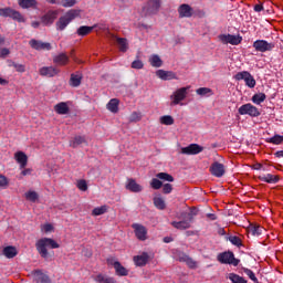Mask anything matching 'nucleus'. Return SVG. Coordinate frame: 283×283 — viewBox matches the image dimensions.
I'll use <instances>...</instances> for the list:
<instances>
[{"label": "nucleus", "mask_w": 283, "mask_h": 283, "mask_svg": "<svg viewBox=\"0 0 283 283\" xmlns=\"http://www.w3.org/2000/svg\"><path fill=\"white\" fill-rule=\"evenodd\" d=\"M61 244H59L54 239L51 238H42L36 241L35 249L40 253L41 258L48 260L50 258V252L48 249H60Z\"/></svg>", "instance_id": "obj_1"}, {"label": "nucleus", "mask_w": 283, "mask_h": 283, "mask_svg": "<svg viewBox=\"0 0 283 283\" xmlns=\"http://www.w3.org/2000/svg\"><path fill=\"white\" fill-rule=\"evenodd\" d=\"M193 216H196V209H191L190 212L182 211L177 216L180 221H172L171 227L179 231L191 229V222H193Z\"/></svg>", "instance_id": "obj_2"}, {"label": "nucleus", "mask_w": 283, "mask_h": 283, "mask_svg": "<svg viewBox=\"0 0 283 283\" xmlns=\"http://www.w3.org/2000/svg\"><path fill=\"white\" fill-rule=\"evenodd\" d=\"M77 17H81V9L69 10L56 22V30H60V32H63V30H65L66 25H70V23H72V21H74V19H76Z\"/></svg>", "instance_id": "obj_3"}, {"label": "nucleus", "mask_w": 283, "mask_h": 283, "mask_svg": "<svg viewBox=\"0 0 283 283\" xmlns=\"http://www.w3.org/2000/svg\"><path fill=\"white\" fill-rule=\"evenodd\" d=\"M160 10V0H148L147 3L143 7V13L145 17H149L151 14H158Z\"/></svg>", "instance_id": "obj_4"}, {"label": "nucleus", "mask_w": 283, "mask_h": 283, "mask_svg": "<svg viewBox=\"0 0 283 283\" xmlns=\"http://www.w3.org/2000/svg\"><path fill=\"white\" fill-rule=\"evenodd\" d=\"M218 262L221 264H232V266L240 264V260L235 259V255L231 251L218 254Z\"/></svg>", "instance_id": "obj_5"}, {"label": "nucleus", "mask_w": 283, "mask_h": 283, "mask_svg": "<svg viewBox=\"0 0 283 283\" xmlns=\"http://www.w3.org/2000/svg\"><path fill=\"white\" fill-rule=\"evenodd\" d=\"M0 17H10V19H13V21H18L19 23L25 22V18H23L21 12L11 8L0 9Z\"/></svg>", "instance_id": "obj_6"}, {"label": "nucleus", "mask_w": 283, "mask_h": 283, "mask_svg": "<svg viewBox=\"0 0 283 283\" xmlns=\"http://www.w3.org/2000/svg\"><path fill=\"white\" fill-rule=\"evenodd\" d=\"M191 90V86L178 88L170 98L172 99L171 105H179L180 102L187 98V94Z\"/></svg>", "instance_id": "obj_7"}, {"label": "nucleus", "mask_w": 283, "mask_h": 283, "mask_svg": "<svg viewBox=\"0 0 283 283\" xmlns=\"http://www.w3.org/2000/svg\"><path fill=\"white\" fill-rule=\"evenodd\" d=\"M219 41H221V43H224V45L229 43L230 45H240V43H242V36L231 35V34H220Z\"/></svg>", "instance_id": "obj_8"}, {"label": "nucleus", "mask_w": 283, "mask_h": 283, "mask_svg": "<svg viewBox=\"0 0 283 283\" xmlns=\"http://www.w3.org/2000/svg\"><path fill=\"white\" fill-rule=\"evenodd\" d=\"M253 48L256 52H271L275 48V44L269 43L266 40H256L253 43Z\"/></svg>", "instance_id": "obj_9"}, {"label": "nucleus", "mask_w": 283, "mask_h": 283, "mask_svg": "<svg viewBox=\"0 0 283 283\" xmlns=\"http://www.w3.org/2000/svg\"><path fill=\"white\" fill-rule=\"evenodd\" d=\"M265 231L266 230L261 224L251 221L249 222V235L253 237L254 239L261 238Z\"/></svg>", "instance_id": "obj_10"}, {"label": "nucleus", "mask_w": 283, "mask_h": 283, "mask_svg": "<svg viewBox=\"0 0 283 283\" xmlns=\"http://www.w3.org/2000/svg\"><path fill=\"white\" fill-rule=\"evenodd\" d=\"M201 151H205V147L198 144H190L189 146L181 148V154H185L186 156H196L201 154Z\"/></svg>", "instance_id": "obj_11"}, {"label": "nucleus", "mask_w": 283, "mask_h": 283, "mask_svg": "<svg viewBox=\"0 0 283 283\" xmlns=\"http://www.w3.org/2000/svg\"><path fill=\"white\" fill-rule=\"evenodd\" d=\"M132 228L135 231V235L137 240H142V241L147 240V228H145V226L140 223H133Z\"/></svg>", "instance_id": "obj_12"}, {"label": "nucleus", "mask_w": 283, "mask_h": 283, "mask_svg": "<svg viewBox=\"0 0 283 283\" xmlns=\"http://www.w3.org/2000/svg\"><path fill=\"white\" fill-rule=\"evenodd\" d=\"M29 44L31 45L32 50H38V51L52 50V44H50V42H43V41L33 39V40H30Z\"/></svg>", "instance_id": "obj_13"}, {"label": "nucleus", "mask_w": 283, "mask_h": 283, "mask_svg": "<svg viewBox=\"0 0 283 283\" xmlns=\"http://www.w3.org/2000/svg\"><path fill=\"white\" fill-rule=\"evenodd\" d=\"M108 36L111 41H116L119 52H126L129 49V45L127 44V39L125 38H118L113 33H108Z\"/></svg>", "instance_id": "obj_14"}, {"label": "nucleus", "mask_w": 283, "mask_h": 283, "mask_svg": "<svg viewBox=\"0 0 283 283\" xmlns=\"http://www.w3.org/2000/svg\"><path fill=\"white\" fill-rule=\"evenodd\" d=\"M156 76L161 78V81H178V75L172 71L158 70L156 71Z\"/></svg>", "instance_id": "obj_15"}, {"label": "nucleus", "mask_w": 283, "mask_h": 283, "mask_svg": "<svg viewBox=\"0 0 283 283\" xmlns=\"http://www.w3.org/2000/svg\"><path fill=\"white\" fill-rule=\"evenodd\" d=\"M178 12H179V17L180 19H189L191 17H193V8H191V6L184 3L180 4L178 8Z\"/></svg>", "instance_id": "obj_16"}, {"label": "nucleus", "mask_w": 283, "mask_h": 283, "mask_svg": "<svg viewBox=\"0 0 283 283\" xmlns=\"http://www.w3.org/2000/svg\"><path fill=\"white\" fill-rule=\"evenodd\" d=\"M33 281L36 283H52V280H50V276L41 270L33 271Z\"/></svg>", "instance_id": "obj_17"}, {"label": "nucleus", "mask_w": 283, "mask_h": 283, "mask_svg": "<svg viewBox=\"0 0 283 283\" xmlns=\"http://www.w3.org/2000/svg\"><path fill=\"white\" fill-rule=\"evenodd\" d=\"M210 172L212 174V176H216L217 178H222L224 174V165L214 161L210 167Z\"/></svg>", "instance_id": "obj_18"}, {"label": "nucleus", "mask_w": 283, "mask_h": 283, "mask_svg": "<svg viewBox=\"0 0 283 283\" xmlns=\"http://www.w3.org/2000/svg\"><path fill=\"white\" fill-rule=\"evenodd\" d=\"M56 17H59V11H49L41 18V21L44 25H52L56 21Z\"/></svg>", "instance_id": "obj_19"}, {"label": "nucleus", "mask_w": 283, "mask_h": 283, "mask_svg": "<svg viewBox=\"0 0 283 283\" xmlns=\"http://www.w3.org/2000/svg\"><path fill=\"white\" fill-rule=\"evenodd\" d=\"M126 189L132 193H140V191H143V186L136 182V179H128L126 184Z\"/></svg>", "instance_id": "obj_20"}, {"label": "nucleus", "mask_w": 283, "mask_h": 283, "mask_svg": "<svg viewBox=\"0 0 283 283\" xmlns=\"http://www.w3.org/2000/svg\"><path fill=\"white\" fill-rule=\"evenodd\" d=\"M95 28H99V30H103V27L98 24H94L93 27L82 25L77 29L76 34L78 36H87V34H92Z\"/></svg>", "instance_id": "obj_21"}, {"label": "nucleus", "mask_w": 283, "mask_h": 283, "mask_svg": "<svg viewBox=\"0 0 283 283\" xmlns=\"http://www.w3.org/2000/svg\"><path fill=\"white\" fill-rule=\"evenodd\" d=\"M40 76H48L52 78V76H56L59 74V70L54 66H43L40 69Z\"/></svg>", "instance_id": "obj_22"}, {"label": "nucleus", "mask_w": 283, "mask_h": 283, "mask_svg": "<svg viewBox=\"0 0 283 283\" xmlns=\"http://www.w3.org/2000/svg\"><path fill=\"white\" fill-rule=\"evenodd\" d=\"M259 178L262 182H268L269 185H275L280 182V176L277 175L266 174V175H261Z\"/></svg>", "instance_id": "obj_23"}, {"label": "nucleus", "mask_w": 283, "mask_h": 283, "mask_svg": "<svg viewBox=\"0 0 283 283\" xmlns=\"http://www.w3.org/2000/svg\"><path fill=\"white\" fill-rule=\"evenodd\" d=\"M14 158L17 163H19L21 169H25V167H28V155H25V153L18 151L15 153Z\"/></svg>", "instance_id": "obj_24"}, {"label": "nucleus", "mask_w": 283, "mask_h": 283, "mask_svg": "<svg viewBox=\"0 0 283 283\" xmlns=\"http://www.w3.org/2000/svg\"><path fill=\"white\" fill-rule=\"evenodd\" d=\"M134 262L136 266H145L149 262V254L144 252L140 255H136L134 256Z\"/></svg>", "instance_id": "obj_25"}, {"label": "nucleus", "mask_w": 283, "mask_h": 283, "mask_svg": "<svg viewBox=\"0 0 283 283\" xmlns=\"http://www.w3.org/2000/svg\"><path fill=\"white\" fill-rule=\"evenodd\" d=\"M83 81V74L81 72L72 73L70 78L71 87H78Z\"/></svg>", "instance_id": "obj_26"}, {"label": "nucleus", "mask_w": 283, "mask_h": 283, "mask_svg": "<svg viewBox=\"0 0 283 283\" xmlns=\"http://www.w3.org/2000/svg\"><path fill=\"white\" fill-rule=\"evenodd\" d=\"M114 269H115L116 275H118L119 277H126V275H129V270L123 266L120 262L114 263Z\"/></svg>", "instance_id": "obj_27"}, {"label": "nucleus", "mask_w": 283, "mask_h": 283, "mask_svg": "<svg viewBox=\"0 0 283 283\" xmlns=\"http://www.w3.org/2000/svg\"><path fill=\"white\" fill-rule=\"evenodd\" d=\"M54 111L60 115L70 114V106H67V103L61 102L54 106Z\"/></svg>", "instance_id": "obj_28"}, {"label": "nucleus", "mask_w": 283, "mask_h": 283, "mask_svg": "<svg viewBox=\"0 0 283 283\" xmlns=\"http://www.w3.org/2000/svg\"><path fill=\"white\" fill-rule=\"evenodd\" d=\"M53 63H56V65H67V63H70V57L67 54L61 53L53 59Z\"/></svg>", "instance_id": "obj_29"}, {"label": "nucleus", "mask_w": 283, "mask_h": 283, "mask_svg": "<svg viewBox=\"0 0 283 283\" xmlns=\"http://www.w3.org/2000/svg\"><path fill=\"white\" fill-rule=\"evenodd\" d=\"M94 280H95V282H98V283H118V281H116V279H114L112 276L104 275V274H97L94 277Z\"/></svg>", "instance_id": "obj_30"}, {"label": "nucleus", "mask_w": 283, "mask_h": 283, "mask_svg": "<svg viewBox=\"0 0 283 283\" xmlns=\"http://www.w3.org/2000/svg\"><path fill=\"white\" fill-rule=\"evenodd\" d=\"M118 98H112L108 104L106 105L108 112H112V114H118V105H119Z\"/></svg>", "instance_id": "obj_31"}, {"label": "nucleus", "mask_w": 283, "mask_h": 283, "mask_svg": "<svg viewBox=\"0 0 283 283\" xmlns=\"http://www.w3.org/2000/svg\"><path fill=\"white\" fill-rule=\"evenodd\" d=\"M153 202L156 209H159V211H165V209H167V203L163 197H154Z\"/></svg>", "instance_id": "obj_32"}, {"label": "nucleus", "mask_w": 283, "mask_h": 283, "mask_svg": "<svg viewBox=\"0 0 283 283\" xmlns=\"http://www.w3.org/2000/svg\"><path fill=\"white\" fill-rule=\"evenodd\" d=\"M85 143H87V140L85 139V136H75L73 140L70 142V147H73V149H76L78 145H84Z\"/></svg>", "instance_id": "obj_33"}, {"label": "nucleus", "mask_w": 283, "mask_h": 283, "mask_svg": "<svg viewBox=\"0 0 283 283\" xmlns=\"http://www.w3.org/2000/svg\"><path fill=\"white\" fill-rule=\"evenodd\" d=\"M36 0H19L20 8L27 10L28 8L36 9Z\"/></svg>", "instance_id": "obj_34"}, {"label": "nucleus", "mask_w": 283, "mask_h": 283, "mask_svg": "<svg viewBox=\"0 0 283 283\" xmlns=\"http://www.w3.org/2000/svg\"><path fill=\"white\" fill-rule=\"evenodd\" d=\"M251 101L254 103V105H262V103L266 101V94L256 93L252 96Z\"/></svg>", "instance_id": "obj_35"}, {"label": "nucleus", "mask_w": 283, "mask_h": 283, "mask_svg": "<svg viewBox=\"0 0 283 283\" xmlns=\"http://www.w3.org/2000/svg\"><path fill=\"white\" fill-rule=\"evenodd\" d=\"M149 63L153 67H163V60L157 54H154L149 57Z\"/></svg>", "instance_id": "obj_36"}, {"label": "nucleus", "mask_w": 283, "mask_h": 283, "mask_svg": "<svg viewBox=\"0 0 283 283\" xmlns=\"http://www.w3.org/2000/svg\"><path fill=\"white\" fill-rule=\"evenodd\" d=\"M3 255L6 258H8L9 260L12 259V258H15V255H17V248L11 247V245L6 247L3 249Z\"/></svg>", "instance_id": "obj_37"}, {"label": "nucleus", "mask_w": 283, "mask_h": 283, "mask_svg": "<svg viewBox=\"0 0 283 283\" xmlns=\"http://www.w3.org/2000/svg\"><path fill=\"white\" fill-rule=\"evenodd\" d=\"M196 94H198V96H212L213 91L209 87H200L196 90Z\"/></svg>", "instance_id": "obj_38"}, {"label": "nucleus", "mask_w": 283, "mask_h": 283, "mask_svg": "<svg viewBox=\"0 0 283 283\" xmlns=\"http://www.w3.org/2000/svg\"><path fill=\"white\" fill-rule=\"evenodd\" d=\"M234 78L237 81H244L245 85H249V72L247 71L237 73Z\"/></svg>", "instance_id": "obj_39"}, {"label": "nucleus", "mask_w": 283, "mask_h": 283, "mask_svg": "<svg viewBox=\"0 0 283 283\" xmlns=\"http://www.w3.org/2000/svg\"><path fill=\"white\" fill-rule=\"evenodd\" d=\"M229 280L232 283H248V281L244 277H242V276H240V275H238L235 273H230L229 274Z\"/></svg>", "instance_id": "obj_40"}, {"label": "nucleus", "mask_w": 283, "mask_h": 283, "mask_svg": "<svg viewBox=\"0 0 283 283\" xmlns=\"http://www.w3.org/2000/svg\"><path fill=\"white\" fill-rule=\"evenodd\" d=\"M229 242L233 244L234 247H242V237L238 235H230L228 237Z\"/></svg>", "instance_id": "obj_41"}, {"label": "nucleus", "mask_w": 283, "mask_h": 283, "mask_svg": "<svg viewBox=\"0 0 283 283\" xmlns=\"http://www.w3.org/2000/svg\"><path fill=\"white\" fill-rule=\"evenodd\" d=\"M156 178H158L159 180H166L167 182H174V176L167 172H158L156 175Z\"/></svg>", "instance_id": "obj_42"}, {"label": "nucleus", "mask_w": 283, "mask_h": 283, "mask_svg": "<svg viewBox=\"0 0 283 283\" xmlns=\"http://www.w3.org/2000/svg\"><path fill=\"white\" fill-rule=\"evenodd\" d=\"M9 67H14L15 72H19L20 74H23L25 72V66L23 64H19L17 62H9Z\"/></svg>", "instance_id": "obj_43"}, {"label": "nucleus", "mask_w": 283, "mask_h": 283, "mask_svg": "<svg viewBox=\"0 0 283 283\" xmlns=\"http://www.w3.org/2000/svg\"><path fill=\"white\" fill-rule=\"evenodd\" d=\"M161 125H174L175 120L174 117L170 115H164L159 119Z\"/></svg>", "instance_id": "obj_44"}, {"label": "nucleus", "mask_w": 283, "mask_h": 283, "mask_svg": "<svg viewBox=\"0 0 283 283\" xmlns=\"http://www.w3.org/2000/svg\"><path fill=\"white\" fill-rule=\"evenodd\" d=\"M25 199L30 202H36L39 200V193L36 191H28L25 192Z\"/></svg>", "instance_id": "obj_45"}, {"label": "nucleus", "mask_w": 283, "mask_h": 283, "mask_svg": "<svg viewBox=\"0 0 283 283\" xmlns=\"http://www.w3.org/2000/svg\"><path fill=\"white\" fill-rule=\"evenodd\" d=\"M262 112L258 109V107L249 104V116H252L254 118H258V116H261Z\"/></svg>", "instance_id": "obj_46"}, {"label": "nucleus", "mask_w": 283, "mask_h": 283, "mask_svg": "<svg viewBox=\"0 0 283 283\" xmlns=\"http://www.w3.org/2000/svg\"><path fill=\"white\" fill-rule=\"evenodd\" d=\"M104 213H107V206L97 207L92 211V216H103Z\"/></svg>", "instance_id": "obj_47"}, {"label": "nucleus", "mask_w": 283, "mask_h": 283, "mask_svg": "<svg viewBox=\"0 0 283 283\" xmlns=\"http://www.w3.org/2000/svg\"><path fill=\"white\" fill-rule=\"evenodd\" d=\"M268 143H271L272 145H282L283 143V136L281 135H274L271 137Z\"/></svg>", "instance_id": "obj_48"}, {"label": "nucleus", "mask_w": 283, "mask_h": 283, "mask_svg": "<svg viewBox=\"0 0 283 283\" xmlns=\"http://www.w3.org/2000/svg\"><path fill=\"white\" fill-rule=\"evenodd\" d=\"M59 4L62 6V8H74L76 0H61Z\"/></svg>", "instance_id": "obj_49"}, {"label": "nucleus", "mask_w": 283, "mask_h": 283, "mask_svg": "<svg viewBox=\"0 0 283 283\" xmlns=\"http://www.w3.org/2000/svg\"><path fill=\"white\" fill-rule=\"evenodd\" d=\"M151 189L158 190L163 187V181H160L158 178H153L150 181Z\"/></svg>", "instance_id": "obj_50"}, {"label": "nucleus", "mask_w": 283, "mask_h": 283, "mask_svg": "<svg viewBox=\"0 0 283 283\" xmlns=\"http://www.w3.org/2000/svg\"><path fill=\"white\" fill-rule=\"evenodd\" d=\"M130 67H132L133 70H143V67H145V64H144L143 61H140V60H135V61L132 63Z\"/></svg>", "instance_id": "obj_51"}, {"label": "nucleus", "mask_w": 283, "mask_h": 283, "mask_svg": "<svg viewBox=\"0 0 283 283\" xmlns=\"http://www.w3.org/2000/svg\"><path fill=\"white\" fill-rule=\"evenodd\" d=\"M77 189H80V191H87V181L81 179L77 181Z\"/></svg>", "instance_id": "obj_52"}, {"label": "nucleus", "mask_w": 283, "mask_h": 283, "mask_svg": "<svg viewBox=\"0 0 283 283\" xmlns=\"http://www.w3.org/2000/svg\"><path fill=\"white\" fill-rule=\"evenodd\" d=\"M186 264H187V266H189V269H198V262H196L190 256H188Z\"/></svg>", "instance_id": "obj_53"}, {"label": "nucleus", "mask_w": 283, "mask_h": 283, "mask_svg": "<svg viewBox=\"0 0 283 283\" xmlns=\"http://www.w3.org/2000/svg\"><path fill=\"white\" fill-rule=\"evenodd\" d=\"M163 187V193H171L174 191V186L171 184H165Z\"/></svg>", "instance_id": "obj_54"}, {"label": "nucleus", "mask_w": 283, "mask_h": 283, "mask_svg": "<svg viewBox=\"0 0 283 283\" xmlns=\"http://www.w3.org/2000/svg\"><path fill=\"white\" fill-rule=\"evenodd\" d=\"M9 184L8 177L0 175V187H8Z\"/></svg>", "instance_id": "obj_55"}, {"label": "nucleus", "mask_w": 283, "mask_h": 283, "mask_svg": "<svg viewBox=\"0 0 283 283\" xmlns=\"http://www.w3.org/2000/svg\"><path fill=\"white\" fill-rule=\"evenodd\" d=\"M239 114H241V115L249 114V104L242 105L239 108Z\"/></svg>", "instance_id": "obj_56"}, {"label": "nucleus", "mask_w": 283, "mask_h": 283, "mask_svg": "<svg viewBox=\"0 0 283 283\" xmlns=\"http://www.w3.org/2000/svg\"><path fill=\"white\" fill-rule=\"evenodd\" d=\"M249 280H251L253 283H260V281H258V276L251 270H249Z\"/></svg>", "instance_id": "obj_57"}, {"label": "nucleus", "mask_w": 283, "mask_h": 283, "mask_svg": "<svg viewBox=\"0 0 283 283\" xmlns=\"http://www.w3.org/2000/svg\"><path fill=\"white\" fill-rule=\"evenodd\" d=\"M8 54H10V50L7 48L0 49V57L1 59H6V56H8Z\"/></svg>", "instance_id": "obj_58"}, {"label": "nucleus", "mask_w": 283, "mask_h": 283, "mask_svg": "<svg viewBox=\"0 0 283 283\" xmlns=\"http://www.w3.org/2000/svg\"><path fill=\"white\" fill-rule=\"evenodd\" d=\"M253 10L254 12H262V10H264V6L262 4V2H259L254 4Z\"/></svg>", "instance_id": "obj_59"}, {"label": "nucleus", "mask_w": 283, "mask_h": 283, "mask_svg": "<svg viewBox=\"0 0 283 283\" xmlns=\"http://www.w3.org/2000/svg\"><path fill=\"white\" fill-rule=\"evenodd\" d=\"M255 84H256L255 78L253 77V75L249 74V87L253 88L255 87Z\"/></svg>", "instance_id": "obj_60"}, {"label": "nucleus", "mask_w": 283, "mask_h": 283, "mask_svg": "<svg viewBox=\"0 0 283 283\" xmlns=\"http://www.w3.org/2000/svg\"><path fill=\"white\" fill-rule=\"evenodd\" d=\"M251 169H254L255 171H260L262 169V164L256 163L249 166Z\"/></svg>", "instance_id": "obj_61"}, {"label": "nucleus", "mask_w": 283, "mask_h": 283, "mask_svg": "<svg viewBox=\"0 0 283 283\" xmlns=\"http://www.w3.org/2000/svg\"><path fill=\"white\" fill-rule=\"evenodd\" d=\"M137 120H140V117H138V113H133L130 116V123H137Z\"/></svg>", "instance_id": "obj_62"}, {"label": "nucleus", "mask_w": 283, "mask_h": 283, "mask_svg": "<svg viewBox=\"0 0 283 283\" xmlns=\"http://www.w3.org/2000/svg\"><path fill=\"white\" fill-rule=\"evenodd\" d=\"M189 259V255L181 253L179 255V262H187V260Z\"/></svg>", "instance_id": "obj_63"}, {"label": "nucleus", "mask_w": 283, "mask_h": 283, "mask_svg": "<svg viewBox=\"0 0 283 283\" xmlns=\"http://www.w3.org/2000/svg\"><path fill=\"white\" fill-rule=\"evenodd\" d=\"M44 231H45V233H50V231H52V229H54V227H52V224H50V223H46V224H44Z\"/></svg>", "instance_id": "obj_64"}]
</instances>
